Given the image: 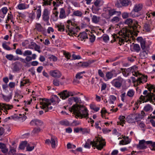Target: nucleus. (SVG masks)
<instances>
[{"mask_svg": "<svg viewBox=\"0 0 155 155\" xmlns=\"http://www.w3.org/2000/svg\"><path fill=\"white\" fill-rule=\"evenodd\" d=\"M73 97L74 101L76 103V104L69 108V110L71 112H73L76 116L81 118L87 117L88 114L87 108L83 105L77 104L78 103H81L80 98L78 97Z\"/></svg>", "mask_w": 155, "mask_h": 155, "instance_id": "1", "label": "nucleus"}, {"mask_svg": "<svg viewBox=\"0 0 155 155\" xmlns=\"http://www.w3.org/2000/svg\"><path fill=\"white\" fill-rule=\"evenodd\" d=\"M104 140L101 137H96L93 140V141H91L89 139L87 140V141L90 143V144L86 142L84 147L86 148L90 149L91 145H92L93 147H96L97 149L101 150L106 145V143L104 141Z\"/></svg>", "mask_w": 155, "mask_h": 155, "instance_id": "2", "label": "nucleus"}, {"mask_svg": "<svg viewBox=\"0 0 155 155\" xmlns=\"http://www.w3.org/2000/svg\"><path fill=\"white\" fill-rule=\"evenodd\" d=\"M148 145L151 150L155 151V142L150 140H140L139 143L136 145V147L139 150H144L147 148Z\"/></svg>", "mask_w": 155, "mask_h": 155, "instance_id": "3", "label": "nucleus"}, {"mask_svg": "<svg viewBox=\"0 0 155 155\" xmlns=\"http://www.w3.org/2000/svg\"><path fill=\"white\" fill-rule=\"evenodd\" d=\"M67 24L66 25V27L67 30L66 29V32L69 31V32L68 35H71L70 33H73L75 34V30L80 29L79 27L78 26L75 27L74 25V24L70 20H68L67 21Z\"/></svg>", "mask_w": 155, "mask_h": 155, "instance_id": "4", "label": "nucleus"}, {"mask_svg": "<svg viewBox=\"0 0 155 155\" xmlns=\"http://www.w3.org/2000/svg\"><path fill=\"white\" fill-rule=\"evenodd\" d=\"M143 94L144 95H146V96H143L141 95L140 97V102L141 103L142 101L143 102H146L148 101H152L153 96L151 94H150L149 93H147V90H145Z\"/></svg>", "mask_w": 155, "mask_h": 155, "instance_id": "5", "label": "nucleus"}, {"mask_svg": "<svg viewBox=\"0 0 155 155\" xmlns=\"http://www.w3.org/2000/svg\"><path fill=\"white\" fill-rule=\"evenodd\" d=\"M123 81V79L120 76H119L112 81L111 83L116 88L120 89L122 84Z\"/></svg>", "mask_w": 155, "mask_h": 155, "instance_id": "6", "label": "nucleus"}, {"mask_svg": "<svg viewBox=\"0 0 155 155\" xmlns=\"http://www.w3.org/2000/svg\"><path fill=\"white\" fill-rule=\"evenodd\" d=\"M58 139L55 137H51V140L48 139H46L45 141V143L49 145L50 143L52 148H54L56 144H57Z\"/></svg>", "mask_w": 155, "mask_h": 155, "instance_id": "7", "label": "nucleus"}, {"mask_svg": "<svg viewBox=\"0 0 155 155\" xmlns=\"http://www.w3.org/2000/svg\"><path fill=\"white\" fill-rule=\"evenodd\" d=\"M131 3L130 0H119L117 1L115 4L116 6L118 8L122 6H127Z\"/></svg>", "mask_w": 155, "mask_h": 155, "instance_id": "8", "label": "nucleus"}, {"mask_svg": "<svg viewBox=\"0 0 155 155\" xmlns=\"http://www.w3.org/2000/svg\"><path fill=\"white\" fill-rule=\"evenodd\" d=\"M40 104L41 105L40 107L43 109H44L45 112H46L49 111V110H51L53 108V107L51 106H49L51 104H48V103H45V102H40Z\"/></svg>", "mask_w": 155, "mask_h": 155, "instance_id": "9", "label": "nucleus"}, {"mask_svg": "<svg viewBox=\"0 0 155 155\" xmlns=\"http://www.w3.org/2000/svg\"><path fill=\"white\" fill-rule=\"evenodd\" d=\"M115 72L116 71L114 70H113L107 72L105 76L107 79V80H106L105 79H104L106 81H107V80L110 79L112 78L114 75V76H116L117 75V74L115 73Z\"/></svg>", "mask_w": 155, "mask_h": 155, "instance_id": "10", "label": "nucleus"}, {"mask_svg": "<svg viewBox=\"0 0 155 155\" xmlns=\"http://www.w3.org/2000/svg\"><path fill=\"white\" fill-rule=\"evenodd\" d=\"M137 40L140 44L142 50L145 48L146 41L145 39H143L141 37H138L136 39Z\"/></svg>", "mask_w": 155, "mask_h": 155, "instance_id": "11", "label": "nucleus"}, {"mask_svg": "<svg viewBox=\"0 0 155 155\" xmlns=\"http://www.w3.org/2000/svg\"><path fill=\"white\" fill-rule=\"evenodd\" d=\"M50 73L51 76L55 78H59L61 76V73L57 70L51 71Z\"/></svg>", "mask_w": 155, "mask_h": 155, "instance_id": "12", "label": "nucleus"}, {"mask_svg": "<svg viewBox=\"0 0 155 155\" xmlns=\"http://www.w3.org/2000/svg\"><path fill=\"white\" fill-rule=\"evenodd\" d=\"M70 10H61L59 18L62 19L65 18L70 13Z\"/></svg>", "mask_w": 155, "mask_h": 155, "instance_id": "13", "label": "nucleus"}, {"mask_svg": "<svg viewBox=\"0 0 155 155\" xmlns=\"http://www.w3.org/2000/svg\"><path fill=\"white\" fill-rule=\"evenodd\" d=\"M143 51L140 53V55L141 58L144 59L147 58L148 56V51L147 49V48L145 46V48L142 50Z\"/></svg>", "mask_w": 155, "mask_h": 155, "instance_id": "14", "label": "nucleus"}, {"mask_svg": "<svg viewBox=\"0 0 155 155\" xmlns=\"http://www.w3.org/2000/svg\"><path fill=\"white\" fill-rule=\"evenodd\" d=\"M50 12L48 10H44L42 15L43 20L45 21H48L49 20V15Z\"/></svg>", "mask_w": 155, "mask_h": 155, "instance_id": "15", "label": "nucleus"}, {"mask_svg": "<svg viewBox=\"0 0 155 155\" xmlns=\"http://www.w3.org/2000/svg\"><path fill=\"white\" fill-rule=\"evenodd\" d=\"M54 97V95H53L50 99L47 98H42L41 102L48 103V104H51V103H54L55 102V100Z\"/></svg>", "mask_w": 155, "mask_h": 155, "instance_id": "16", "label": "nucleus"}, {"mask_svg": "<svg viewBox=\"0 0 155 155\" xmlns=\"http://www.w3.org/2000/svg\"><path fill=\"white\" fill-rule=\"evenodd\" d=\"M123 140H122L120 141V145H124L128 144L130 143L131 140L129 139L128 137L124 136L123 137Z\"/></svg>", "mask_w": 155, "mask_h": 155, "instance_id": "17", "label": "nucleus"}, {"mask_svg": "<svg viewBox=\"0 0 155 155\" xmlns=\"http://www.w3.org/2000/svg\"><path fill=\"white\" fill-rule=\"evenodd\" d=\"M60 98L63 100H64L69 97V95L67 93V91L64 90L63 91L58 94Z\"/></svg>", "mask_w": 155, "mask_h": 155, "instance_id": "18", "label": "nucleus"}, {"mask_svg": "<svg viewBox=\"0 0 155 155\" xmlns=\"http://www.w3.org/2000/svg\"><path fill=\"white\" fill-rule=\"evenodd\" d=\"M137 68L136 66H134L125 69V70L128 73L132 72V73H133V75L137 76V73L136 72H135V74H134L133 73V72L135 71V70H136Z\"/></svg>", "mask_w": 155, "mask_h": 155, "instance_id": "19", "label": "nucleus"}, {"mask_svg": "<svg viewBox=\"0 0 155 155\" xmlns=\"http://www.w3.org/2000/svg\"><path fill=\"white\" fill-rule=\"evenodd\" d=\"M14 66L13 68V71L14 72H16L20 70V68L19 65H21V63L17 61L14 63Z\"/></svg>", "mask_w": 155, "mask_h": 155, "instance_id": "20", "label": "nucleus"}, {"mask_svg": "<svg viewBox=\"0 0 155 155\" xmlns=\"http://www.w3.org/2000/svg\"><path fill=\"white\" fill-rule=\"evenodd\" d=\"M133 48H131V50L132 51H135L137 52H139L141 50V48L140 45L138 44H134L133 43Z\"/></svg>", "mask_w": 155, "mask_h": 155, "instance_id": "21", "label": "nucleus"}, {"mask_svg": "<svg viewBox=\"0 0 155 155\" xmlns=\"http://www.w3.org/2000/svg\"><path fill=\"white\" fill-rule=\"evenodd\" d=\"M78 37H79L78 38V39L81 41H83V39L88 38L87 33L85 31H84L82 33H80L78 35Z\"/></svg>", "mask_w": 155, "mask_h": 155, "instance_id": "22", "label": "nucleus"}, {"mask_svg": "<svg viewBox=\"0 0 155 155\" xmlns=\"http://www.w3.org/2000/svg\"><path fill=\"white\" fill-rule=\"evenodd\" d=\"M103 2L101 0H96L94 2V5L97 7V10H100L101 9L99 7H101L103 4Z\"/></svg>", "mask_w": 155, "mask_h": 155, "instance_id": "23", "label": "nucleus"}, {"mask_svg": "<svg viewBox=\"0 0 155 155\" xmlns=\"http://www.w3.org/2000/svg\"><path fill=\"white\" fill-rule=\"evenodd\" d=\"M108 14L109 16H112L114 15H116L117 16L121 15V12L120 11H116L115 10H108Z\"/></svg>", "mask_w": 155, "mask_h": 155, "instance_id": "24", "label": "nucleus"}, {"mask_svg": "<svg viewBox=\"0 0 155 155\" xmlns=\"http://www.w3.org/2000/svg\"><path fill=\"white\" fill-rule=\"evenodd\" d=\"M134 116H133V114L129 115L127 117V121L129 123H135V120L134 119Z\"/></svg>", "mask_w": 155, "mask_h": 155, "instance_id": "25", "label": "nucleus"}, {"mask_svg": "<svg viewBox=\"0 0 155 155\" xmlns=\"http://www.w3.org/2000/svg\"><path fill=\"white\" fill-rule=\"evenodd\" d=\"M147 80V76L145 75H142L140 78H138L137 79V80L140 83H143L146 82Z\"/></svg>", "mask_w": 155, "mask_h": 155, "instance_id": "26", "label": "nucleus"}, {"mask_svg": "<svg viewBox=\"0 0 155 155\" xmlns=\"http://www.w3.org/2000/svg\"><path fill=\"white\" fill-rule=\"evenodd\" d=\"M120 120V122H117V124H120V125L123 126L124 124H125V117L124 116H120L119 118Z\"/></svg>", "mask_w": 155, "mask_h": 155, "instance_id": "27", "label": "nucleus"}, {"mask_svg": "<svg viewBox=\"0 0 155 155\" xmlns=\"http://www.w3.org/2000/svg\"><path fill=\"white\" fill-rule=\"evenodd\" d=\"M27 145V142L26 141H22L20 143L19 148L21 150H23Z\"/></svg>", "mask_w": 155, "mask_h": 155, "instance_id": "28", "label": "nucleus"}, {"mask_svg": "<svg viewBox=\"0 0 155 155\" xmlns=\"http://www.w3.org/2000/svg\"><path fill=\"white\" fill-rule=\"evenodd\" d=\"M56 27L58 28V31L61 32L64 31L65 30L64 27V25L61 24L56 25Z\"/></svg>", "mask_w": 155, "mask_h": 155, "instance_id": "29", "label": "nucleus"}, {"mask_svg": "<svg viewBox=\"0 0 155 155\" xmlns=\"http://www.w3.org/2000/svg\"><path fill=\"white\" fill-rule=\"evenodd\" d=\"M35 29L38 32H41L43 30V28L40 23H37L36 24Z\"/></svg>", "mask_w": 155, "mask_h": 155, "instance_id": "30", "label": "nucleus"}, {"mask_svg": "<svg viewBox=\"0 0 155 155\" xmlns=\"http://www.w3.org/2000/svg\"><path fill=\"white\" fill-rule=\"evenodd\" d=\"M28 5H26L24 3H22L18 5V6L19 9L21 10L27 8L28 7Z\"/></svg>", "mask_w": 155, "mask_h": 155, "instance_id": "31", "label": "nucleus"}, {"mask_svg": "<svg viewBox=\"0 0 155 155\" xmlns=\"http://www.w3.org/2000/svg\"><path fill=\"white\" fill-rule=\"evenodd\" d=\"M143 5L142 3H137L134 6L133 10H141L143 8Z\"/></svg>", "mask_w": 155, "mask_h": 155, "instance_id": "32", "label": "nucleus"}, {"mask_svg": "<svg viewBox=\"0 0 155 155\" xmlns=\"http://www.w3.org/2000/svg\"><path fill=\"white\" fill-rule=\"evenodd\" d=\"M85 73L86 72L85 71L78 72L76 75L75 78L77 79H80L83 78V74H85Z\"/></svg>", "mask_w": 155, "mask_h": 155, "instance_id": "33", "label": "nucleus"}, {"mask_svg": "<svg viewBox=\"0 0 155 155\" xmlns=\"http://www.w3.org/2000/svg\"><path fill=\"white\" fill-rule=\"evenodd\" d=\"M100 18V17L94 15L92 18V21L93 23L97 24L99 21Z\"/></svg>", "mask_w": 155, "mask_h": 155, "instance_id": "34", "label": "nucleus"}, {"mask_svg": "<svg viewBox=\"0 0 155 155\" xmlns=\"http://www.w3.org/2000/svg\"><path fill=\"white\" fill-rule=\"evenodd\" d=\"M135 92L133 89H130L128 91L127 93V95L130 97H133Z\"/></svg>", "mask_w": 155, "mask_h": 155, "instance_id": "35", "label": "nucleus"}, {"mask_svg": "<svg viewBox=\"0 0 155 155\" xmlns=\"http://www.w3.org/2000/svg\"><path fill=\"white\" fill-rule=\"evenodd\" d=\"M12 93L8 96H5L3 94H2V98L6 102H8L9 101L10 99L12 97Z\"/></svg>", "mask_w": 155, "mask_h": 155, "instance_id": "36", "label": "nucleus"}, {"mask_svg": "<svg viewBox=\"0 0 155 155\" xmlns=\"http://www.w3.org/2000/svg\"><path fill=\"white\" fill-rule=\"evenodd\" d=\"M153 108L151 105L148 104L146 105L144 107L143 110L146 112H147L150 110H152Z\"/></svg>", "mask_w": 155, "mask_h": 155, "instance_id": "37", "label": "nucleus"}, {"mask_svg": "<svg viewBox=\"0 0 155 155\" xmlns=\"http://www.w3.org/2000/svg\"><path fill=\"white\" fill-rule=\"evenodd\" d=\"M59 123L62 125L68 126L70 125L69 121L66 120H61L59 122Z\"/></svg>", "mask_w": 155, "mask_h": 155, "instance_id": "38", "label": "nucleus"}, {"mask_svg": "<svg viewBox=\"0 0 155 155\" xmlns=\"http://www.w3.org/2000/svg\"><path fill=\"white\" fill-rule=\"evenodd\" d=\"M16 147H10V150L8 153L9 155H11V154H12V155H14L16 151Z\"/></svg>", "mask_w": 155, "mask_h": 155, "instance_id": "39", "label": "nucleus"}, {"mask_svg": "<svg viewBox=\"0 0 155 155\" xmlns=\"http://www.w3.org/2000/svg\"><path fill=\"white\" fill-rule=\"evenodd\" d=\"M133 115L135 116L134 117H134V119L135 120V122L139 120L140 118H142L141 115L140 114H133Z\"/></svg>", "mask_w": 155, "mask_h": 155, "instance_id": "40", "label": "nucleus"}, {"mask_svg": "<svg viewBox=\"0 0 155 155\" xmlns=\"http://www.w3.org/2000/svg\"><path fill=\"white\" fill-rule=\"evenodd\" d=\"M41 129L39 127H35L33 130L32 131L31 134H37L38 133L41 131Z\"/></svg>", "mask_w": 155, "mask_h": 155, "instance_id": "41", "label": "nucleus"}, {"mask_svg": "<svg viewBox=\"0 0 155 155\" xmlns=\"http://www.w3.org/2000/svg\"><path fill=\"white\" fill-rule=\"evenodd\" d=\"M35 125L38 126H41L43 124V122L40 120L36 119Z\"/></svg>", "mask_w": 155, "mask_h": 155, "instance_id": "42", "label": "nucleus"}, {"mask_svg": "<svg viewBox=\"0 0 155 155\" xmlns=\"http://www.w3.org/2000/svg\"><path fill=\"white\" fill-rule=\"evenodd\" d=\"M133 21L132 19L131 18H127L124 21V23L125 24L128 25L130 26V25H131L133 23Z\"/></svg>", "mask_w": 155, "mask_h": 155, "instance_id": "43", "label": "nucleus"}, {"mask_svg": "<svg viewBox=\"0 0 155 155\" xmlns=\"http://www.w3.org/2000/svg\"><path fill=\"white\" fill-rule=\"evenodd\" d=\"M139 10H133L131 12V14L134 13L133 15L134 17H137L140 15V14L139 12Z\"/></svg>", "mask_w": 155, "mask_h": 155, "instance_id": "44", "label": "nucleus"}, {"mask_svg": "<svg viewBox=\"0 0 155 155\" xmlns=\"http://www.w3.org/2000/svg\"><path fill=\"white\" fill-rule=\"evenodd\" d=\"M32 54V52L30 50H26L23 53V55L24 56H29Z\"/></svg>", "mask_w": 155, "mask_h": 155, "instance_id": "45", "label": "nucleus"}, {"mask_svg": "<svg viewBox=\"0 0 155 155\" xmlns=\"http://www.w3.org/2000/svg\"><path fill=\"white\" fill-rule=\"evenodd\" d=\"M8 10H0V17L4 18Z\"/></svg>", "mask_w": 155, "mask_h": 155, "instance_id": "46", "label": "nucleus"}, {"mask_svg": "<svg viewBox=\"0 0 155 155\" xmlns=\"http://www.w3.org/2000/svg\"><path fill=\"white\" fill-rule=\"evenodd\" d=\"M104 41L105 42H107L109 39V38L108 36L106 34L104 35L101 37Z\"/></svg>", "mask_w": 155, "mask_h": 155, "instance_id": "47", "label": "nucleus"}, {"mask_svg": "<svg viewBox=\"0 0 155 155\" xmlns=\"http://www.w3.org/2000/svg\"><path fill=\"white\" fill-rule=\"evenodd\" d=\"M73 15L76 16L81 17L82 15V13L81 12L77 10L74 12Z\"/></svg>", "mask_w": 155, "mask_h": 155, "instance_id": "48", "label": "nucleus"}, {"mask_svg": "<svg viewBox=\"0 0 155 155\" xmlns=\"http://www.w3.org/2000/svg\"><path fill=\"white\" fill-rule=\"evenodd\" d=\"M90 107L91 109L96 112L98 111L100 109L99 107H96L95 105L93 104H91Z\"/></svg>", "mask_w": 155, "mask_h": 155, "instance_id": "49", "label": "nucleus"}, {"mask_svg": "<svg viewBox=\"0 0 155 155\" xmlns=\"http://www.w3.org/2000/svg\"><path fill=\"white\" fill-rule=\"evenodd\" d=\"M48 59L51 61H55L57 60V58L55 56L53 55H51L48 57Z\"/></svg>", "mask_w": 155, "mask_h": 155, "instance_id": "50", "label": "nucleus"}, {"mask_svg": "<svg viewBox=\"0 0 155 155\" xmlns=\"http://www.w3.org/2000/svg\"><path fill=\"white\" fill-rule=\"evenodd\" d=\"M120 21V18L117 16L115 17L111 20V21L112 22L117 23Z\"/></svg>", "mask_w": 155, "mask_h": 155, "instance_id": "51", "label": "nucleus"}, {"mask_svg": "<svg viewBox=\"0 0 155 155\" xmlns=\"http://www.w3.org/2000/svg\"><path fill=\"white\" fill-rule=\"evenodd\" d=\"M58 12H56L55 13H53V20L54 21H57L58 18Z\"/></svg>", "mask_w": 155, "mask_h": 155, "instance_id": "52", "label": "nucleus"}, {"mask_svg": "<svg viewBox=\"0 0 155 155\" xmlns=\"http://www.w3.org/2000/svg\"><path fill=\"white\" fill-rule=\"evenodd\" d=\"M3 48L9 51L11 49V48L8 46L6 43H3L2 45Z\"/></svg>", "mask_w": 155, "mask_h": 155, "instance_id": "53", "label": "nucleus"}, {"mask_svg": "<svg viewBox=\"0 0 155 155\" xmlns=\"http://www.w3.org/2000/svg\"><path fill=\"white\" fill-rule=\"evenodd\" d=\"M4 107L5 110L7 111V110H9L13 107V106L8 104H5Z\"/></svg>", "mask_w": 155, "mask_h": 155, "instance_id": "54", "label": "nucleus"}, {"mask_svg": "<svg viewBox=\"0 0 155 155\" xmlns=\"http://www.w3.org/2000/svg\"><path fill=\"white\" fill-rule=\"evenodd\" d=\"M80 131L82 132L83 134L89 133L90 132V130L86 128L83 129L80 128Z\"/></svg>", "mask_w": 155, "mask_h": 155, "instance_id": "55", "label": "nucleus"}, {"mask_svg": "<svg viewBox=\"0 0 155 155\" xmlns=\"http://www.w3.org/2000/svg\"><path fill=\"white\" fill-rule=\"evenodd\" d=\"M144 29L147 31H150V25L147 24H145L144 26Z\"/></svg>", "mask_w": 155, "mask_h": 155, "instance_id": "56", "label": "nucleus"}, {"mask_svg": "<svg viewBox=\"0 0 155 155\" xmlns=\"http://www.w3.org/2000/svg\"><path fill=\"white\" fill-rule=\"evenodd\" d=\"M95 39V36L94 35H90L89 40L91 42H94Z\"/></svg>", "mask_w": 155, "mask_h": 155, "instance_id": "57", "label": "nucleus"}, {"mask_svg": "<svg viewBox=\"0 0 155 155\" xmlns=\"http://www.w3.org/2000/svg\"><path fill=\"white\" fill-rule=\"evenodd\" d=\"M35 147V146H33L30 147L29 144H28L27 146L26 149L27 151H30L33 150Z\"/></svg>", "mask_w": 155, "mask_h": 155, "instance_id": "58", "label": "nucleus"}, {"mask_svg": "<svg viewBox=\"0 0 155 155\" xmlns=\"http://www.w3.org/2000/svg\"><path fill=\"white\" fill-rule=\"evenodd\" d=\"M63 54L65 57L66 58L68 59H70V58L71 57V55L70 53L66 52L64 51Z\"/></svg>", "mask_w": 155, "mask_h": 155, "instance_id": "59", "label": "nucleus"}, {"mask_svg": "<svg viewBox=\"0 0 155 155\" xmlns=\"http://www.w3.org/2000/svg\"><path fill=\"white\" fill-rule=\"evenodd\" d=\"M28 17L32 19H34L35 18V12L32 11V13L29 14Z\"/></svg>", "mask_w": 155, "mask_h": 155, "instance_id": "60", "label": "nucleus"}, {"mask_svg": "<svg viewBox=\"0 0 155 155\" xmlns=\"http://www.w3.org/2000/svg\"><path fill=\"white\" fill-rule=\"evenodd\" d=\"M147 86L148 87L147 89L150 92H151L152 89L155 90L154 88L155 86L154 85H149L148 84Z\"/></svg>", "mask_w": 155, "mask_h": 155, "instance_id": "61", "label": "nucleus"}, {"mask_svg": "<svg viewBox=\"0 0 155 155\" xmlns=\"http://www.w3.org/2000/svg\"><path fill=\"white\" fill-rule=\"evenodd\" d=\"M53 84L55 86H57L59 85V81L57 79H54L53 81Z\"/></svg>", "mask_w": 155, "mask_h": 155, "instance_id": "62", "label": "nucleus"}, {"mask_svg": "<svg viewBox=\"0 0 155 155\" xmlns=\"http://www.w3.org/2000/svg\"><path fill=\"white\" fill-rule=\"evenodd\" d=\"M98 74L99 76L102 78H104V74L102 71V70L101 69H99L98 70Z\"/></svg>", "mask_w": 155, "mask_h": 155, "instance_id": "63", "label": "nucleus"}, {"mask_svg": "<svg viewBox=\"0 0 155 155\" xmlns=\"http://www.w3.org/2000/svg\"><path fill=\"white\" fill-rule=\"evenodd\" d=\"M13 55L12 54H7L6 56V58L8 60L11 61L13 60Z\"/></svg>", "mask_w": 155, "mask_h": 155, "instance_id": "64", "label": "nucleus"}]
</instances>
